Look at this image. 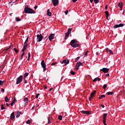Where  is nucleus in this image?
Instances as JSON below:
<instances>
[{
    "mask_svg": "<svg viewBox=\"0 0 125 125\" xmlns=\"http://www.w3.org/2000/svg\"><path fill=\"white\" fill-rule=\"evenodd\" d=\"M24 11L25 14H35V12L32 9L28 7H25Z\"/></svg>",
    "mask_w": 125,
    "mask_h": 125,
    "instance_id": "obj_1",
    "label": "nucleus"
},
{
    "mask_svg": "<svg viewBox=\"0 0 125 125\" xmlns=\"http://www.w3.org/2000/svg\"><path fill=\"white\" fill-rule=\"evenodd\" d=\"M70 45L72 46V47H79V44L77 43V41L75 40H72L70 42Z\"/></svg>",
    "mask_w": 125,
    "mask_h": 125,
    "instance_id": "obj_2",
    "label": "nucleus"
},
{
    "mask_svg": "<svg viewBox=\"0 0 125 125\" xmlns=\"http://www.w3.org/2000/svg\"><path fill=\"white\" fill-rule=\"evenodd\" d=\"M41 66H42V68H43V72H45L46 69V65L44 60H42V61H41Z\"/></svg>",
    "mask_w": 125,
    "mask_h": 125,
    "instance_id": "obj_3",
    "label": "nucleus"
},
{
    "mask_svg": "<svg viewBox=\"0 0 125 125\" xmlns=\"http://www.w3.org/2000/svg\"><path fill=\"white\" fill-rule=\"evenodd\" d=\"M23 76H20L19 78L17 79L16 84H19L22 81Z\"/></svg>",
    "mask_w": 125,
    "mask_h": 125,
    "instance_id": "obj_4",
    "label": "nucleus"
},
{
    "mask_svg": "<svg viewBox=\"0 0 125 125\" xmlns=\"http://www.w3.org/2000/svg\"><path fill=\"white\" fill-rule=\"evenodd\" d=\"M96 92H97V91L94 90L92 92V93H91V96H90V97H89V101H91L92 98H93L94 97V95H95Z\"/></svg>",
    "mask_w": 125,
    "mask_h": 125,
    "instance_id": "obj_5",
    "label": "nucleus"
},
{
    "mask_svg": "<svg viewBox=\"0 0 125 125\" xmlns=\"http://www.w3.org/2000/svg\"><path fill=\"white\" fill-rule=\"evenodd\" d=\"M52 3L54 6H56L59 4V0H52Z\"/></svg>",
    "mask_w": 125,
    "mask_h": 125,
    "instance_id": "obj_6",
    "label": "nucleus"
},
{
    "mask_svg": "<svg viewBox=\"0 0 125 125\" xmlns=\"http://www.w3.org/2000/svg\"><path fill=\"white\" fill-rule=\"evenodd\" d=\"M109 68H106L105 67H104L102 69H100V71H103L104 73H107L109 72Z\"/></svg>",
    "mask_w": 125,
    "mask_h": 125,
    "instance_id": "obj_7",
    "label": "nucleus"
},
{
    "mask_svg": "<svg viewBox=\"0 0 125 125\" xmlns=\"http://www.w3.org/2000/svg\"><path fill=\"white\" fill-rule=\"evenodd\" d=\"M42 39H43V37L42 35V34L37 35V40L38 42H40L41 41H42Z\"/></svg>",
    "mask_w": 125,
    "mask_h": 125,
    "instance_id": "obj_8",
    "label": "nucleus"
},
{
    "mask_svg": "<svg viewBox=\"0 0 125 125\" xmlns=\"http://www.w3.org/2000/svg\"><path fill=\"white\" fill-rule=\"evenodd\" d=\"M82 65H83L82 62H77V63H76V67L77 68L76 69L78 70L79 69V67Z\"/></svg>",
    "mask_w": 125,
    "mask_h": 125,
    "instance_id": "obj_9",
    "label": "nucleus"
},
{
    "mask_svg": "<svg viewBox=\"0 0 125 125\" xmlns=\"http://www.w3.org/2000/svg\"><path fill=\"white\" fill-rule=\"evenodd\" d=\"M69 62V60L68 59H64L62 62H61L62 64H65V65H66L67 64H68Z\"/></svg>",
    "mask_w": 125,
    "mask_h": 125,
    "instance_id": "obj_10",
    "label": "nucleus"
},
{
    "mask_svg": "<svg viewBox=\"0 0 125 125\" xmlns=\"http://www.w3.org/2000/svg\"><path fill=\"white\" fill-rule=\"evenodd\" d=\"M55 35V34H51L49 36V40L50 41H51L52 40H53L54 39Z\"/></svg>",
    "mask_w": 125,
    "mask_h": 125,
    "instance_id": "obj_11",
    "label": "nucleus"
},
{
    "mask_svg": "<svg viewBox=\"0 0 125 125\" xmlns=\"http://www.w3.org/2000/svg\"><path fill=\"white\" fill-rule=\"evenodd\" d=\"M81 113L84 114H88V115H89L90 114V111H85V110H82L81 111Z\"/></svg>",
    "mask_w": 125,
    "mask_h": 125,
    "instance_id": "obj_12",
    "label": "nucleus"
},
{
    "mask_svg": "<svg viewBox=\"0 0 125 125\" xmlns=\"http://www.w3.org/2000/svg\"><path fill=\"white\" fill-rule=\"evenodd\" d=\"M15 119V113L13 112L10 115V120H13Z\"/></svg>",
    "mask_w": 125,
    "mask_h": 125,
    "instance_id": "obj_13",
    "label": "nucleus"
},
{
    "mask_svg": "<svg viewBox=\"0 0 125 125\" xmlns=\"http://www.w3.org/2000/svg\"><path fill=\"white\" fill-rule=\"evenodd\" d=\"M123 26H124V24H122V23H120V24H116V25H115L114 26H113V27L114 28H118V27H123Z\"/></svg>",
    "mask_w": 125,
    "mask_h": 125,
    "instance_id": "obj_14",
    "label": "nucleus"
},
{
    "mask_svg": "<svg viewBox=\"0 0 125 125\" xmlns=\"http://www.w3.org/2000/svg\"><path fill=\"white\" fill-rule=\"evenodd\" d=\"M107 113H104L103 116V120H106V117L107 116Z\"/></svg>",
    "mask_w": 125,
    "mask_h": 125,
    "instance_id": "obj_15",
    "label": "nucleus"
},
{
    "mask_svg": "<svg viewBox=\"0 0 125 125\" xmlns=\"http://www.w3.org/2000/svg\"><path fill=\"white\" fill-rule=\"evenodd\" d=\"M21 114V111H18L17 112L16 118H18L20 117V114Z\"/></svg>",
    "mask_w": 125,
    "mask_h": 125,
    "instance_id": "obj_16",
    "label": "nucleus"
},
{
    "mask_svg": "<svg viewBox=\"0 0 125 125\" xmlns=\"http://www.w3.org/2000/svg\"><path fill=\"white\" fill-rule=\"evenodd\" d=\"M46 15L48 16H52V13L50 12L49 9H48L47 10V14H46Z\"/></svg>",
    "mask_w": 125,
    "mask_h": 125,
    "instance_id": "obj_17",
    "label": "nucleus"
},
{
    "mask_svg": "<svg viewBox=\"0 0 125 125\" xmlns=\"http://www.w3.org/2000/svg\"><path fill=\"white\" fill-rule=\"evenodd\" d=\"M123 2H119L118 3V6L120 7V8H123V4H122Z\"/></svg>",
    "mask_w": 125,
    "mask_h": 125,
    "instance_id": "obj_18",
    "label": "nucleus"
},
{
    "mask_svg": "<svg viewBox=\"0 0 125 125\" xmlns=\"http://www.w3.org/2000/svg\"><path fill=\"white\" fill-rule=\"evenodd\" d=\"M70 34L68 32H67L66 33H65V37H64V39L65 40H67V38L69 37Z\"/></svg>",
    "mask_w": 125,
    "mask_h": 125,
    "instance_id": "obj_19",
    "label": "nucleus"
},
{
    "mask_svg": "<svg viewBox=\"0 0 125 125\" xmlns=\"http://www.w3.org/2000/svg\"><path fill=\"white\" fill-rule=\"evenodd\" d=\"M24 101L25 103V104H27L28 103V99L27 98H24Z\"/></svg>",
    "mask_w": 125,
    "mask_h": 125,
    "instance_id": "obj_20",
    "label": "nucleus"
},
{
    "mask_svg": "<svg viewBox=\"0 0 125 125\" xmlns=\"http://www.w3.org/2000/svg\"><path fill=\"white\" fill-rule=\"evenodd\" d=\"M28 45L27 43H24L23 48H24V49L26 50Z\"/></svg>",
    "mask_w": 125,
    "mask_h": 125,
    "instance_id": "obj_21",
    "label": "nucleus"
},
{
    "mask_svg": "<svg viewBox=\"0 0 125 125\" xmlns=\"http://www.w3.org/2000/svg\"><path fill=\"white\" fill-rule=\"evenodd\" d=\"M4 101L6 103H8L9 102V98H8V97L6 96L5 97Z\"/></svg>",
    "mask_w": 125,
    "mask_h": 125,
    "instance_id": "obj_22",
    "label": "nucleus"
},
{
    "mask_svg": "<svg viewBox=\"0 0 125 125\" xmlns=\"http://www.w3.org/2000/svg\"><path fill=\"white\" fill-rule=\"evenodd\" d=\"M16 21L17 22H19L21 21V19H20V18L19 17H16Z\"/></svg>",
    "mask_w": 125,
    "mask_h": 125,
    "instance_id": "obj_23",
    "label": "nucleus"
},
{
    "mask_svg": "<svg viewBox=\"0 0 125 125\" xmlns=\"http://www.w3.org/2000/svg\"><path fill=\"white\" fill-rule=\"evenodd\" d=\"M62 118H63V116H62V115H59L58 116V119L60 120H62Z\"/></svg>",
    "mask_w": 125,
    "mask_h": 125,
    "instance_id": "obj_24",
    "label": "nucleus"
},
{
    "mask_svg": "<svg viewBox=\"0 0 125 125\" xmlns=\"http://www.w3.org/2000/svg\"><path fill=\"white\" fill-rule=\"evenodd\" d=\"M104 13L105 14V16L106 17H109V12L107 11H105Z\"/></svg>",
    "mask_w": 125,
    "mask_h": 125,
    "instance_id": "obj_25",
    "label": "nucleus"
},
{
    "mask_svg": "<svg viewBox=\"0 0 125 125\" xmlns=\"http://www.w3.org/2000/svg\"><path fill=\"white\" fill-rule=\"evenodd\" d=\"M13 50L15 52L16 54L18 53L19 52V50H17V48H14L13 49Z\"/></svg>",
    "mask_w": 125,
    "mask_h": 125,
    "instance_id": "obj_26",
    "label": "nucleus"
},
{
    "mask_svg": "<svg viewBox=\"0 0 125 125\" xmlns=\"http://www.w3.org/2000/svg\"><path fill=\"white\" fill-rule=\"evenodd\" d=\"M107 95H112V94H114V92H108L107 93Z\"/></svg>",
    "mask_w": 125,
    "mask_h": 125,
    "instance_id": "obj_27",
    "label": "nucleus"
},
{
    "mask_svg": "<svg viewBox=\"0 0 125 125\" xmlns=\"http://www.w3.org/2000/svg\"><path fill=\"white\" fill-rule=\"evenodd\" d=\"M47 120H48V124H51V120H50V117H48L47 118Z\"/></svg>",
    "mask_w": 125,
    "mask_h": 125,
    "instance_id": "obj_28",
    "label": "nucleus"
},
{
    "mask_svg": "<svg viewBox=\"0 0 125 125\" xmlns=\"http://www.w3.org/2000/svg\"><path fill=\"white\" fill-rule=\"evenodd\" d=\"M0 106H1V110L5 109V107H4V105L3 104H1Z\"/></svg>",
    "mask_w": 125,
    "mask_h": 125,
    "instance_id": "obj_29",
    "label": "nucleus"
},
{
    "mask_svg": "<svg viewBox=\"0 0 125 125\" xmlns=\"http://www.w3.org/2000/svg\"><path fill=\"white\" fill-rule=\"evenodd\" d=\"M28 75H29L28 73H26L24 74L23 78H26V77H27L28 76Z\"/></svg>",
    "mask_w": 125,
    "mask_h": 125,
    "instance_id": "obj_30",
    "label": "nucleus"
},
{
    "mask_svg": "<svg viewBox=\"0 0 125 125\" xmlns=\"http://www.w3.org/2000/svg\"><path fill=\"white\" fill-rule=\"evenodd\" d=\"M107 84H104V85H103V88L104 89V90H105V89H106V88L107 87Z\"/></svg>",
    "mask_w": 125,
    "mask_h": 125,
    "instance_id": "obj_31",
    "label": "nucleus"
},
{
    "mask_svg": "<svg viewBox=\"0 0 125 125\" xmlns=\"http://www.w3.org/2000/svg\"><path fill=\"white\" fill-rule=\"evenodd\" d=\"M94 2L95 4H97L99 2V0H94Z\"/></svg>",
    "mask_w": 125,
    "mask_h": 125,
    "instance_id": "obj_32",
    "label": "nucleus"
},
{
    "mask_svg": "<svg viewBox=\"0 0 125 125\" xmlns=\"http://www.w3.org/2000/svg\"><path fill=\"white\" fill-rule=\"evenodd\" d=\"M28 39H29V37H28L26 38V40H25V42H24V43H27V42H28Z\"/></svg>",
    "mask_w": 125,
    "mask_h": 125,
    "instance_id": "obj_33",
    "label": "nucleus"
},
{
    "mask_svg": "<svg viewBox=\"0 0 125 125\" xmlns=\"http://www.w3.org/2000/svg\"><path fill=\"white\" fill-rule=\"evenodd\" d=\"M4 83V81H0V85H3Z\"/></svg>",
    "mask_w": 125,
    "mask_h": 125,
    "instance_id": "obj_34",
    "label": "nucleus"
},
{
    "mask_svg": "<svg viewBox=\"0 0 125 125\" xmlns=\"http://www.w3.org/2000/svg\"><path fill=\"white\" fill-rule=\"evenodd\" d=\"M57 64V62H52L51 64V65H55Z\"/></svg>",
    "mask_w": 125,
    "mask_h": 125,
    "instance_id": "obj_35",
    "label": "nucleus"
},
{
    "mask_svg": "<svg viewBox=\"0 0 125 125\" xmlns=\"http://www.w3.org/2000/svg\"><path fill=\"white\" fill-rule=\"evenodd\" d=\"M80 57H78L77 58H76L75 59V62H78V60L80 59Z\"/></svg>",
    "mask_w": 125,
    "mask_h": 125,
    "instance_id": "obj_36",
    "label": "nucleus"
},
{
    "mask_svg": "<svg viewBox=\"0 0 125 125\" xmlns=\"http://www.w3.org/2000/svg\"><path fill=\"white\" fill-rule=\"evenodd\" d=\"M72 30V28H69L68 29V32H67V33H69V34L71 33V30Z\"/></svg>",
    "mask_w": 125,
    "mask_h": 125,
    "instance_id": "obj_37",
    "label": "nucleus"
},
{
    "mask_svg": "<svg viewBox=\"0 0 125 125\" xmlns=\"http://www.w3.org/2000/svg\"><path fill=\"white\" fill-rule=\"evenodd\" d=\"M105 50L106 51V52H107V53H108V52H110V49H109L108 48H106L105 49Z\"/></svg>",
    "mask_w": 125,
    "mask_h": 125,
    "instance_id": "obj_38",
    "label": "nucleus"
},
{
    "mask_svg": "<svg viewBox=\"0 0 125 125\" xmlns=\"http://www.w3.org/2000/svg\"><path fill=\"white\" fill-rule=\"evenodd\" d=\"M12 45H10L8 48H6L4 50L5 51H8L9 49H10Z\"/></svg>",
    "mask_w": 125,
    "mask_h": 125,
    "instance_id": "obj_39",
    "label": "nucleus"
},
{
    "mask_svg": "<svg viewBox=\"0 0 125 125\" xmlns=\"http://www.w3.org/2000/svg\"><path fill=\"white\" fill-rule=\"evenodd\" d=\"M1 92L2 93H4V92H5V90H4V89L1 88Z\"/></svg>",
    "mask_w": 125,
    "mask_h": 125,
    "instance_id": "obj_40",
    "label": "nucleus"
},
{
    "mask_svg": "<svg viewBox=\"0 0 125 125\" xmlns=\"http://www.w3.org/2000/svg\"><path fill=\"white\" fill-rule=\"evenodd\" d=\"M70 74L72 75H74L75 74V73L73 71V70H72L71 72H70Z\"/></svg>",
    "mask_w": 125,
    "mask_h": 125,
    "instance_id": "obj_41",
    "label": "nucleus"
},
{
    "mask_svg": "<svg viewBox=\"0 0 125 125\" xmlns=\"http://www.w3.org/2000/svg\"><path fill=\"white\" fill-rule=\"evenodd\" d=\"M30 122H31V121H30V120H28L27 122H26V124H30Z\"/></svg>",
    "mask_w": 125,
    "mask_h": 125,
    "instance_id": "obj_42",
    "label": "nucleus"
},
{
    "mask_svg": "<svg viewBox=\"0 0 125 125\" xmlns=\"http://www.w3.org/2000/svg\"><path fill=\"white\" fill-rule=\"evenodd\" d=\"M102 98H105L106 96L105 95H102L101 96Z\"/></svg>",
    "mask_w": 125,
    "mask_h": 125,
    "instance_id": "obj_43",
    "label": "nucleus"
},
{
    "mask_svg": "<svg viewBox=\"0 0 125 125\" xmlns=\"http://www.w3.org/2000/svg\"><path fill=\"white\" fill-rule=\"evenodd\" d=\"M98 80V78H95L93 80V82H95L96 81H97Z\"/></svg>",
    "mask_w": 125,
    "mask_h": 125,
    "instance_id": "obj_44",
    "label": "nucleus"
},
{
    "mask_svg": "<svg viewBox=\"0 0 125 125\" xmlns=\"http://www.w3.org/2000/svg\"><path fill=\"white\" fill-rule=\"evenodd\" d=\"M26 49L23 48V49H22V50H21V52L23 53V52H24V51H26Z\"/></svg>",
    "mask_w": 125,
    "mask_h": 125,
    "instance_id": "obj_45",
    "label": "nucleus"
},
{
    "mask_svg": "<svg viewBox=\"0 0 125 125\" xmlns=\"http://www.w3.org/2000/svg\"><path fill=\"white\" fill-rule=\"evenodd\" d=\"M40 94H37L36 96V98L38 99L39 98V96H40Z\"/></svg>",
    "mask_w": 125,
    "mask_h": 125,
    "instance_id": "obj_46",
    "label": "nucleus"
},
{
    "mask_svg": "<svg viewBox=\"0 0 125 125\" xmlns=\"http://www.w3.org/2000/svg\"><path fill=\"white\" fill-rule=\"evenodd\" d=\"M68 10H66L65 11V14L66 15H67L68 14Z\"/></svg>",
    "mask_w": 125,
    "mask_h": 125,
    "instance_id": "obj_47",
    "label": "nucleus"
},
{
    "mask_svg": "<svg viewBox=\"0 0 125 125\" xmlns=\"http://www.w3.org/2000/svg\"><path fill=\"white\" fill-rule=\"evenodd\" d=\"M106 120H103V123L104 124H106Z\"/></svg>",
    "mask_w": 125,
    "mask_h": 125,
    "instance_id": "obj_48",
    "label": "nucleus"
},
{
    "mask_svg": "<svg viewBox=\"0 0 125 125\" xmlns=\"http://www.w3.org/2000/svg\"><path fill=\"white\" fill-rule=\"evenodd\" d=\"M14 102H12L11 103H10V105L11 106H13L14 105Z\"/></svg>",
    "mask_w": 125,
    "mask_h": 125,
    "instance_id": "obj_49",
    "label": "nucleus"
},
{
    "mask_svg": "<svg viewBox=\"0 0 125 125\" xmlns=\"http://www.w3.org/2000/svg\"><path fill=\"white\" fill-rule=\"evenodd\" d=\"M24 79V81L23 82L24 83H27V81L25 80V78H23Z\"/></svg>",
    "mask_w": 125,
    "mask_h": 125,
    "instance_id": "obj_50",
    "label": "nucleus"
},
{
    "mask_svg": "<svg viewBox=\"0 0 125 125\" xmlns=\"http://www.w3.org/2000/svg\"><path fill=\"white\" fill-rule=\"evenodd\" d=\"M109 53L111 54V55H113V51H112V50H109Z\"/></svg>",
    "mask_w": 125,
    "mask_h": 125,
    "instance_id": "obj_51",
    "label": "nucleus"
},
{
    "mask_svg": "<svg viewBox=\"0 0 125 125\" xmlns=\"http://www.w3.org/2000/svg\"><path fill=\"white\" fill-rule=\"evenodd\" d=\"M30 57H31L30 53L29 52V53H28V58L30 59Z\"/></svg>",
    "mask_w": 125,
    "mask_h": 125,
    "instance_id": "obj_52",
    "label": "nucleus"
},
{
    "mask_svg": "<svg viewBox=\"0 0 125 125\" xmlns=\"http://www.w3.org/2000/svg\"><path fill=\"white\" fill-rule=\"evenodd\" d=\"M16 102V98H14L13 101H12V102L15 103V102Z\"/></svg>",
    "mask_w": 125,
    "mask_h": 125,
    "instance_id": "obj_53",
    "label": "nucleus"
},
{
    "mask_svg": "<svg viewBox=\"0 0 125 125\" xmlns=\"http://www.w3.org/2000/svg\"><path fill=\"white\" fill-rule=\"evenodd\" d=\"M88 53V51H87L86 52V53H85V56H87Z\"/></svg>",
    "mask_w": 125,
    "mask_h": 125,
    "instance_id": "obj_54",
    "label": "nucleus"
},
{
    "mask_svg": "<svg viewBox=\"0 0 125 125\" xmlns=\"http://www.w3.org/2000/svg\"><path fill=\"white\" fill-rule=\"evenodd\" d=\"M108 9V5H106L105 6V10H107Z\"/></svg>",
    "mask_w": 125,
    "mask_h": 125,
    "instance_id": "obj_55",
    "label": "nucleus"
},
{
    "mask_svg": "<svg viewBox=\"0 0 125 125\" xmlns=\"http://www.w3.org/2000/svg\"><path fill=\"white\" fill-rule=\"evenodd\" d=\"M9 4L11 5V6H12L13 5V2L11 1L9 2Z\"/></svg>",
    "mask_w": 125,
    "mask_h": 125,
    "instance_id": "obj_56",
    "label": "nucleus"
},
{
    "mask_svg": "<svg viewBox=\"0 0 125 125\" xmlns=\"http://www.w3.org/2000/svg\"><path fill=\"white\" fill-rule=\"evenodd\" d=\"M96 54L97 56L100 55V53L99 52H97Z\"/></svg>",
    "mask_w": 125,
    "mask_h": 125,
    "instance_id": "obj_57",
    "label": "nucleus"
},
{
    "mask_svg": "<svg viewBox=\"0 0 125 125\" xmlns=\"http://www.w3.org/2000/svg\"><path fill=\"white\" fill-rule=\"evenodd\" d=\"M6 105L7 107H9L10 106V104L8 103H6Z\"/></svg>",
    "mask_w": 125,
    "mask_h": 125,
    "instance_id": "obj_58",
    "label": "nucleus"
},
{
    "mask_svg": "<svg viewBox=\"0 0 125 125\" xmlns=\"http://www.w3.org/2000/svg\"><path fill=\"white\" fill-rule=\"evenodd\" d=\"M78 0H72L73 3H75Z\"/></svg>",
    "mask_w": 125,
    "mask_h": 125,
    "instance_id": "obj_59",
    "label": "nucleus"
},
{
    "mask_svg": "<svg viewBox=\"0 0 125 125\" xmlns=\"http://www.w3.org/2000/svg\"><path fill=\"white\" fill-rule=\"evenodd\" d=\"M22 58H23V56H21L20 57V60H22Z\"/></svg>",
    "mask_w": 125,
    "mask_h": 125,
    "instance_id": "obj_60",
    "label": "nucleus"
},
{
    "mask_svg": "<svg viewBox=\"0 0 125 125\" xmlns=\"http://www.w3.org/2000/svg\"><path fill=\"white\" fill-rule=\"evenodd\" d=\"M24 54H25V52H23L22 54H21V56L23 57V56L24 55Z\"/></svg>",
    "mask_w": 125,
    "mask_h": 125,
    "instance_id": "obj_61",
    "label": "nucleus"
},
{
    "mask_svg": "<svg viewBox=\"0 0 125 125\" xmlns=\"http://www.w3.org/2000/svg\"><path fill=\"white\" fill-rule=\"evenodd\" d=\"M38 7V6L36 5V6L34 7V8H35V10H36Z\"/></svg>",
    "mask_w": 125,
    "mask_h": 125,
    "instance_id": "obj_62",
    "label": "nucleus"
},
{
    "mask_svg": "<svg viewBox=\"0 0 125 125\" xmlns=\"http://www.w3.org/2000/svg\"><path fill=\"white\" fill-rule=\"evenodd\" d=\"M98 81H100L101 79L100 78H97Z\"/></svg>",
    "mask_w": 125,
    "mask_h": 125,
    "instance_id": "obj_63",
    "label": "nucleus"
},
{
    "mask_svg": "<svg viewBox=\"0 0 125 125\" xmlns=\"http://www.w3.org/2000/svg\"><path fill=\"white\" fill-rule=\"evenodd\" d=\"M110 76V75L109 74H107L106 75V77H109Z\"/></svg>",
    "mask_w": 125,
    "mask_h": 125,
    "instance_id": "obj_64",
    "label": "nucleus"
}]
</instances>
